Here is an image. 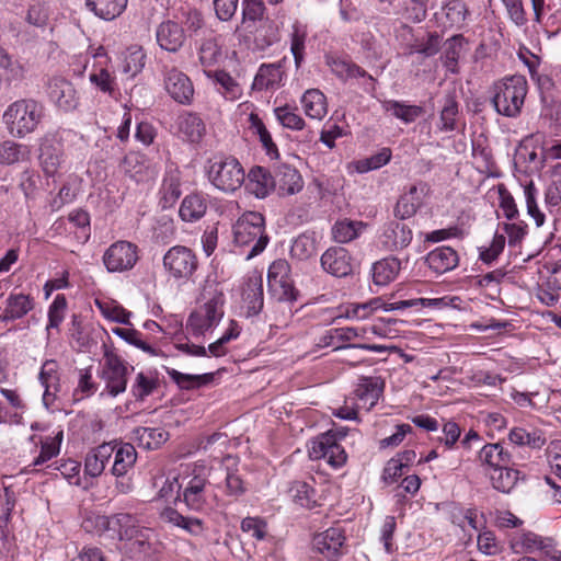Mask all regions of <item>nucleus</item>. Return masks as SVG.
Wrapping results in <instances>:
<instances>
[{
	"instance_id": "26",
	"label": "nucleus",
	"mask_w": 561,
	"mask_h": 561,
	"mask_svg": "<svg viewBox=\"0 0 561 561\" xmlns=\"http://www.w3.org/2000/svg\"><path fill=\"white\" fill-rule=\"evenodd\" d=\"M459 262L458 253L450 247H438L426 256V263L437 274L454 270Z\"/></svg>"
},
{
	"instance_id": "50",
	"label": "nucleus",
	"mask_w": 561,
	"mask_h": 561,
	"mask_svg": "<svg viewBox=\"0 0 561 561\" xmlns=\"http://www.w3.org/2000/svg\"><path fill=\"white\" fill-rule=\"evenodd\" d=\"M294 502L301 507L312 508L316 503V491L304 481H295L289 489Z\"/></svg>"
},
{
	"instance_id": "5",
	"label": "nucleus",
	"mask_w": 561,
	"mask_h": 561,
	"mask_svg": "<svg viewBox=\"0 0 561 561\" xmlns=\"http://www.w3.org/2000/svg\"><path fill=\"white\" fill-rule=\"evenodd\" d=\"M100 378L104 382V390L101 396L112 398L126 391L128 375L134 370L128 364L115 352L105 347Z\"/></svg>"
},
{
	"instance_id": "33",
	"label": "nucleus",
	"mask_w": 561,
	"mask_h": 561,
	"mask_svg": "<svg viewBox=\"0 0 561 561\" xmlns=\"http://www.w3.org/2000/svg\"><path fill=\"white\" fill-rule=\"evenodd\" d=\"M196 49L199 64L205 69L215 66L221 57V47L213 32L204 33Z\"/></svg>"
},
{
	"instance_id": "28",
	"label": "nucleus",
	"mask_w": 561,
	"mask_h": 561,
	"mask_svg": "<svg viewBox=\"0 0 561 561\" xmlns=\"http://www.w3.org/2000/svg\"><path fill=\"white\" fill-rule=\"evenodd\" d=\"M34 307L33 299L24 294H10L3 313L0 316V325L23 318Z\"/></svg>"
},
{
	"instance_id": "64",
	"label": "nucleus",
	"mask_w": 561,
	"mask_h": 561,
	"mask_svg": "<svg viewBox=\"0 0 561 561\" xmlns=\"http://www.w3.org/2000/svg\"><path fill=\"white\" fill-rule=\"evenodd\" d=\"M391 159V150L389 148H382L377 153L366 158L358 162L357 169L359 172H368L377 170L386 165Z\"/></svg>"
},
{
	"instance_id": "25",
	"label": "nucleus",
	"mask_w": 561,
	"mask_h": 561,
	"mask_svg": "<svg viewBox=\"0 0 561 561\" xmlns=\"http://www.w3.org/2000/svg\"><path fill=\"white\" fill-rule=\"evenodd\" d=\"M383 387L385 383L380 377H362L356 385L355 396L369 410L377 404Z\"/></svg>"
},
{
	"instance_id": "40",
	"label": "nucleus",
	"mask_w": 561,
	"mask_h": 561,
	"mask_svg": "<svg viewBox=\"0 0 561 561\" xmlns=\"http://www.w3.org/2000/svg\"><path fill=\"white\" fill-rule=\"evenodd\" d=\"M28 146L7 139L0 142V164L11 165L30 159Z\"/></svg>"
},
{
	"instance_id": "54",
	"label": "nucleus",
	"mask_w": 561,
	"mask_h": 561,
	"mask_svg": "<svg viewBox=\"0 0 561 561\" xmlns=\"http://www.w3.org/2000/svg\"><path fill=\"white\" fill-rule=\"evenodd\" d=\"M316 239L306 233L298 236L290 248L291 256L299 261L308 260L316 253Z\"/></svg>"
},
{
	"instance_id": "52",
	"label": "nucleus",
	"mask_w": 561,
	"mask_h": 561,
	"mask_svg": "<svg viewBox=\"0 0 561 561\" xmlns=\"http://www.w3.org/2000/svg\"><path fill=\"white\" fill-rule=\"evenodd\" d=\"M561 203V164L558 165L552 174V180L550 184L547 186L545 192V205L550 214H553L554 210Z\"/></svg>"
},
{
	"instance_id": "19",
	"label": "nucleus",
	"mask_w": 561,
	"mask_h": 561,
	"mask_svg": "<svg viewBox=\"0 0 561 561\" xmlns=\"http://www.w3.org/2000/svg\"><path fill=\"white\" fill-rule=\"evenodd\" d=\"M175 134L184 141L198 144L206 133L203 119L195 113L184 112L174 123Z\"/></svg>"
},
{
	"instance_id": "48",
	"label": "nucleus",
	"mask_w": 561,
	"mask_h": 561,
	"mask_svg": "<svg viewBox=\"0 0 561 561\" xmlns=\"http://www.w3.org/2000/svg\"><path fill=\"white\" fill-rule=\"evenodd\" d=\"M520 543L527 552L541 551L546 558L551 554H557L558 551L553 547V540L550 538H542L541 536L528 531L523 534Z\"/></svg>"
},
{
	"instance_id": "8",
	"label": "nucleus",
	"mask_w": 561,
	"mask_h": 561,
	"mask_svg": "<svg viewBox=\"0 0 561 561\" xmlns=\"http://www.w3.org/2000/svg\"><path fill=\"white\" fill-rule=\"evenodd\" d=\"M308 453L312 459L323 458L335 469L343 467L347 460L345 449L337 443L336 435L332 431H328L311 440Z\"/></svg>"
},
{
	"instance_id": "45",
	"label": "nucleus",
	"mask_w": 561,
	"mask_h": 561,
	"mask_svg": "<svg viewBox=\"0 0 561 561\" xmlns=\"http://www.w3.org/2000/svg\"><path fill=\"white\" fill-rule=\"evenodd\" d=\"M301 104L310 118L322 119L327 115V99L320 90H307L301 98Z\"/></svg>"
},
{
	"instance_id": "17",
	"label": "nucleus",
	"mask_w": 561,
	"mask_h": 561,
	"mask_svg": "<svg viewBox=\"0 0 561 561\" xmlns=\"http://www.w3.org/2000/svg\"><path fill=\"white\" fill-rule=\"evenodd\" d=\"M470 11L462 0H447L442 4L440 12L435 13V18L439 25L445 30L465 26Z\"/></svg>"
},
{
	"instance_id": "12",
	"label": "nucleus",
	"mask_w": 561,
	"mask_h": 561,
	"mask_svg": "<svg viewBox=\"0 0 561 561\" xmlns=\"http://www.w3.org/2000/svg\"><path fill=\"white\" fill-rule=\"evenodd\" d=\"M164 89L178 103L188 105L193 101L194 88L191 79L175 67L163 72Z\"/></svg>"
},
{
	"instance_id": "14",
	"label": "nucleus",
	"mask_w": 561,
	"mask_h": 561,
	"mask_svg": "<svg viewBox=\"0 0 561 561\" xmlns=\"http://www.w3.org/2000/svg\"><path fill=\"white\" fill-rule=\"evenodd\" d=\"M98 525L112 531L118 540L126 541L141 528L136 516L129 513H117L111 516L99 517Z\"/></svg>"
},
{
	"instance_id": "21",
	"label": "nucleus",
	"mask_w": 561,
	"mask_h": 561,
	"mask_svg": "<svg viewBox=\"0 0 561 561\" xmlns=\"http://www.w3.org/2000/svg\"><path fill=\"white\" fill-rule=\"evenodd\" d=\"M64 161V146L50 138H44L39 147V162L47 176H54Z\"/></svg>"
},
{
	"instance_id": "24",
	"label": "nucleus",
	"mask_w": 561,
	"mask_h": 561,
	"mask_svg": "<svg viewBox=\"0 0 561 561\" xmlns=\"http://www.w3.org/2000/svg\"><path fill=\"white\" fill-rule=\"evenodd\" d=\"M242 297L247 309V316H257L262 311L264 305L262 276H251L247 279Z\"/></svg>"
},
{
	"instance_id": "55",
	"label": "nucleus",
	"mask_w": 561,
	"mask_h": 561,
	"mask_svg": "<svg viewBox=\"0 0 561 561\" xmlns=\"http://www.w3.org/2000/svg\"><path fill=\"white\" fill-rule=\"evenodd\" d=\"M307 31L299 24L293 25L290 34V51L295 59L296 67H300L305 59Z\"/></svg>"
},
{
	"instance_id": "38",
	"label": "nucleus",
	"mask_w": 561,
	"mask_h": 561,
	"mask_svg": "<svg viewBox=\"0 0 561 561\" xmlns=\"http://www.w3.org/2000/svg\"><path fill=\"white\" fill-rule=\"evenodd\" d=\"M128 0H87V8L103 20H114L126 9Z\"/></svg>"
},
{
	"instance_id": "11",
	"label": "nucleus",
	"mask_w": 561,
	"mask_h": 561,
	"mask_svg": "<svg viewBox=\"0 0 561 561\" xmlns=\"http://www.w3.org/2000/svg\"><path fill=\"white\" fill-rule=\"evenodd\" d=\"M321 267L334 277L352 275L355 268L354 257L343 247L335 245L324 251L320 259Z\"/></svg>"
},
{
	"instance_id": "27",
	"label": "nucleus",
	"mask_w": 561,
	"mask_h": 561,
	"mask_svg": "<svg viewBox=\"0 0 561 561\" xmlns=\"http://www.w3.org/2000/svg\"><path fill=\"white\" fill-rule=\"evenodd\" d=\"M283 79L282 67L278 64H262L254 77L252 90L266 91L276 90L280 87Z\"/></svg>"
},
{
	"instance_id": "4",
	"label": "nucleus",
	"mask_w": 561,
	"mask_h": 561,
	"mask_svg": "<svg viewBox=\"0 0 561 561\" xmlns=\"http://www.w3.org/2000/svg\"><path fill=\"white\" fill-rule=\"evenodd\" d=\"M209 468L203 463L186 465L181 473L178 490H182L183 502L191 511L202 512L207 507Z\"/></svg>"
},
{
	"instance_id": "16",
	"label": "nucleus",
	"mask_w": 561,
	"mask_h": 561,
	"mask_svg": "<svg viewBox=\"0 0 561 561\" xmlns=\"http://www.w3.org/2000/svg\"><path fill=\"white\" fill-rule=\"evenodd\" d=\"M413 233L410 227L400 221H390L383 226L379 242L387 251H400L412 241Z\"/></svg>"
},
{
	"instance_id": "1",
	"label": "nucleus",
	"mask_w": 561,
	"mask_h": 561,
	"mask_svg": "<svg viewBox=\"0 0 561 561\" xmlns=\"http://www.w3.org/2000/svg\"><path fill=\"white\" fill-rule=\"evenodd\" d=\"M44 116L45 107L39 101L23 98L7 106L2 114V122L12 137L21 139L34 133Z\"/></svg>"
},
{
	"instance_id": "20",
	"label": "nucleus",
	"mask_w": 561,
	"mask_h": 561,
	"mask_svg": "<svg viewBox=\"0 0 561 561\" xmlns=\"http://www.w3.org/2000/svg\"><path fill=\"white\" fill-rule=\"evenodd\" d=\"M275 188L279 195H294L304 187L300 173L294 167L285 163L274 167Z\"/></svg>"
},
{
	"instance_id": "2",
	"label": "nucleus",
	"mask_w": 561,
	"mask_h": 561,
	"mask_svg": "<svg viewBox=\"0 0 561 561\" xmlns=\"http://www.w3.org/2000/svg\"><path fill=\"white\" fill-rule=\"evenodd\" d=\"M233 241L237 247L249 249L247 260L262 253L270 242L263 215L257 211L244 213L233 225Z\"/></svg>"
},
{
	"instance_id": "39",
	"label": "nucleus",
	"mask_w": 561,
	"mask_h": 561,
	"mask_svg": "<svg viewBox=\"0 0 561 561\" xmlns=\"http://www.w3.org/2000/svg\"><path fill=\"white\" fill-rule=\"evenodd\" d=\"M168 376L182 390H194L210 383L214 380V374L191 375L181 373L174 368H165Z\"/></svg>"
},
{
	"instance_id": "49",
	"label": "nucleus",
	"mask_w": 561,
	"mask_h": 561,
	"mask_svg": "<svg viewBox=\"0 0 561 561\" xmlns=\"http://www.w3.org/2000/svg\"><path fill=\"white\" fill-rule=\"evenodd\" d=\"M134 434L140 445L151 450L159 448L169 436L164 430L153 427H137Z\"/></svg>"
},
{
	"instance_id": "7",
	"label": "nucleus",
	"mask_w": 561,
	"mask_h": 561,
	"mask_svg": "<svg viewBox=\"0 0 561 561\" xmlns=\"http://www.w3.org/2000/svg\"><path fill=\"white\" fill-rule=\"evenodd\" d=\"M163 267L176 280H188L198 267L194 251L184 245H174L163 255Z\"/></svg>"
},
{
	"instance_id": "15",
	"label": "nucleus",
	"mask_w": 561,
	"mask_h": 561,
	"mask_svg": "<svg viewBox=\"0 0 561 561\" xmlns=\"http://www.w3.org/2000/svg\"><path fill=\"white\" fill-rule=\"evenodd\" d=\"M430 187L425 182L412 185L408 192L398 199L393 215L400 220L413 217L423 204V197L427 194Z\"/></svg>"
},
{
	"instance_id": "51",
	"label": "nucleus",
	"mask_w": 561,
	"mask_h": 561,
	"mask_svg": "<svg viewBox=\"0 0 561 561\" xmlns=\"http://www.w3.org/2000/svg\"><path fill=\"white\" fill-rule=\"evenodd\" d=\"M524 196L527 214L535 220L537 227H541L545 224L546 216L538 207V190L533 181L524 185Z\"/></svg>"
},
{
	"instance_id": "61",
	"label": "nucleus",
	"mask_w": 561,
	"mask_h": 561,
	"mask_svg": "<svg viewBox=\"0 0 561 561\" xmlns=\"http://www.w3.org/2000/svg\"><path fill=\"white\" fill-rule=\"evenodd\" d=\"M90 81L103 93L112 95L115 91V77L105 68L90 73Z\"/></svg>"
},
{
	"instance_id": "31",
	"label": "nucleus",
	"mask_w": 561,
	"mask_h": 561,
	"mask_svg": "<svg viewBox=\"0 0 561 561\" xmlns=\"http://www.w3.org/2000/svg\"><path fill=\"white\" fill-rule=\"evenodd\" d=\"M401 261L389 256L373 264V282L377 286H386L393 282L401 271Z\"/></svg>"
},
{
	"instance_id": "36",
	"label": "nucleus",
	"mask_w": 561,
	"mask_h": 561,
	"mask_svg": "<svg viewBox=\"0 0 561 561\" xmlns=\"http://www.w3.org/2000/svg\"><path fill=\"white\" fill-rule=\"evenodd\" d=\"M508 439L516 446H527L533 449H540L547 442L541 430L524 427H513L508 433Z\"/></svg>"
},
{
	"instance_id": "57",
	"label": "nucleus",
	"mask_w": 561,
	"mask_h": 561,
	"mask_svg": "<svg viewBox=\"0 0 561 561\" xmlns=\"http://www.w3.org/2000/svg\"><path fill=\"white\" fill-rule=\"evenodd\" d=\"M61 440L62 431H59L54 437H47L45 440H43L41 445V453L34 459V465H42L56 457L60 451Z\"/></svg>"
},
{
	"instance_id": "58",
	"label": "nucleus",
	"mask_w": 561,
	"mask_h": 561,
	"mask_svg": "<svg viewBox=\"0 0 561 561\" xmlns=\"http://www.w3.org/2000/svg\"><path fill=\"white\" fill-rule=\"evenodd\" d=\"M185 31L186 36H196L205 26L203 14L196 9H190L182 12V19L179 22Z\"/></svg>"
},
{
	"instance_id": "23",
	"label": "nucleus",
	"mask_w": 561,
	"mask_h": 561,
	"mask_svg": "<svg viewBox=\"0 0 561 561\" xmlns=\"http://www.w3.org/2000/svg\"><path fill=\"white\" fill-rule=\"evenodd\" d=\"M114 451L113 443H103L91 449L85 456L84 472L92 478L101 476Z\"/></svg>"
},
{
	"instance_id": "22",
	"label": "nucleus",
	"mask_w": 561,
	"mask_h": 561,
	"mask_svg": "<svg viewBox=\"0 0 561 561\" xmlns=\"http://www.w3.org/2000/svg\"><path fill=\"white\" fill-rule=\"evenodd\" d=\"M460 301L459 297H440V298H415V299H407L394 302H386L383 304L385 311H393V310H403L408 308H435L443 309L446 307L457 308V302Z\"/></svg>"
},
{
	"instance_id": "46",
	"label": "nucleus",
	"mask_w": 561,
	"mask_h": 561,
	"mask_svg": "<svg viewBox=\"0 0 561 561\" xmlns=\"http://www.w3.org/2000/svg\"><path fill=\"white\" fill-rule=\"evenodd\" d=\"M207 209L205 198L198 194L187 195L180 207L179 214L184 221L193 222L201 219Z\"/></svg>"
},
{
	"instance_id": "60",
	"label": "nucleus",
	"mask_w": 561,
	"mask_h": 561,
	"mask_svg": "<svg viewBox=\"0 0 561 561\" xmlns=\"http://www.w3.org/2000/svg\"><path fill=\"white\" fill-rule=\"evenodd\" d=\"M241 11L243 23H255L264 18L266 7L263 0H242Z\"/></svg>"
},
{
	"instance_id": "6",
	"label": "nucleus",
	"mask_w": 561,
	"mask_h": 561,
	"mask_svg": "<svg viewBox=\"0 0 561 561\" xmlns=\"http://www.w3.org/2000/svg\"><path fill=\"white\" fill-rule=\"evenodd\" d=\"M208 179L216 188L233 193L244 183L245 172L236 158L225 157L210 163Z\"/></svg>"
},
{
	"instance_id": "47",
	"label": "nucleus",
	"mask_w": 561,
	"mask_h": 561,
	"mask_svg": "<svg viewBox=\"0 0 561 561\" xmlns=\"http://www.w3.org/2000/svg\"><path fill=\"white\" fill-rule=\"evenodd\" d=\"M459 104L454 96L447 95L439 112L437 128L440 133H451L457 129Z\"/></svg>"
},
{
	"instance_id": "30",
	"label": "nucleus",
	"mask_w": 561,
	"mask_h": 561,
	"mask_svg": "<svg viewBox=\"0 0 561 561\" xmlns=\"http://www.w3.org/2000/svg\"><path fill=\"white\" fill-rule=\"evenodd\" d=\"M113 446L115 451L111 472L115 477H124L136 463L137 451L129 443L113 444Z\"/></svg>"
},
{
	"instance_id": "37",
	"label": "nucleus",
	"mask_w": 561,
	"mask_h": 561,
	"mask_svg": "<svg viewBox=\"0 0 561 561\" xmlns=\"http://www.w3.org/2000/svg\"><path fill=\"white\" fill-rule=\"evenodd\" d=\"M181 176L178 169H170L165 172L160 188L161 203L164 208L171 207L180 198L181 192Z\"/></svg>"
},
{
	"instance_id": "42",
	"label": "nucleus",
	"mask_w": 561,
	"mask_h": 561,
	"mask_svg": "<svg viewBox=\"0 0 561 561\" xmlns=\"http://www.w3.org/2000/svg\"><path fill=\"white\" fill-rule=\"evenodd\" d=\"M162 520L180 527L191 535H201L204 530L203 522L198 518L186 517L172 507H165L161 513Z\"/></svg>"
},
{
	"instance_id": "35",
	"label": "nucleus",
	"mask_w": 561,
	"mask_h": 561,
	"mask_svg": "<svg viewBox=\"0 0 561 561\" xmlns=\"http://www.w3.org/2000/svg\"><path fill=\"white\" fill-rule=\"evenodd\" d=\"M479 460L482 465L492 469V471L497 468H506V466L514 465L511 454L500 444L484 445L479 453Z\"/></svg>"
},
{
	"instance_id": "44",
	"label": "nucleus",
	"mask_w": 561,
	"mask_h": 561,
	"mask_svg": "<svg viewBox=\"0 0 561 561\" xmlns=\"http://www.w3.org/2000/svg\"><path fill=\"white\" fill-rule=\"evenodd\" d=\"M386 112L391 113L404 124H411L423 115L424 108L419 105H411L396 100H387L382 103Z\"/></svg>"
},
{
	"instance_id": "18",
	"label": "nucleus",
	"mask_w": 561,
	"mask_h": 561,
	"mask_svg": "<svg viewBox=\"0 0 561 561\" xmlns=\"http://www.w3.org/2000/svg\"><path fill=\"white\" fill-rule=\"evenodd\" d=\"M48 98L62 111L75 110L78 105L77 91L68 80L55 77L48 83Z\"/></svg>"
},
{
	"instance_id": "29",
	"label": "nucleus",
	"mask_w": 561,
	"mask_h": 561,
	"mask_svg": "<svg viewBox=\"0 0 561 561\" xmlns=\"http://www.w3.org/2000/svg\"><path fill=\"white\" fill-rule=\"evenodd\" d=\"M248 187L256 197H266L272 190H275L274 171L263 167H254L249 172Z\"/></svg>"
},
{
	"instance_id": "62",
	"label": "nucleus",
	"mask_w": 561,
	"mask_h": 561,
	"mask_svg": "<svg viewBox=\"0 0 561 561\" xmlns=\"http://www.w3.org/2000/svg\"><path fill=\"white\" fill-rule=\"evenodd\" d=\"M442 37L436 32L428 33L425 42H419L411 46V54L417 53L424 57H432L436 55L440 47Z\"/></svg>"
},
{
	"instance_id": "13",
	"label": "nucleus",
	"mask_w": 561,
	"mask_h": 561,
	"mask_svg": "<svg viewBox=\"0 0 561 561\" xmlns=\"http://www.w3.org/2000/svg\"><path fill=\"white\" fill-rule=\"evenodd\" d=\"M186 39L184 27L178 21L164 20L156 28V42L165 51H180Z\"/></svg>"
},
{
	"instance_id": "43",
	"label": "nucleus",
	"mask_w": 561,
	"mask_h": 561,
	"mask_svg": "<svg viewBox=\"0 0 561 561\" xmlns=\"http://www.w3.org/2000/svg\"><path fill=\"white\" fill-rule=\"evenodd\" d=\"M119 168L124 174L137 183L145 181L148 175L146 158L138 152L127 153L122 160Z\"/></svg>"
},
{
	"instance_id": "56",
	"label": "nucleus",
	"mask_w": 561,
	"mask_h": 561,
	"mask_svg": "<svg viewBox=\"0 0 561 561\" xmlns=\"http://www.w3.org/2000/svg\"><path fill=\"white\" fill-rule=\"evenodd\" d=\"M463 36L461 34H457L451 36L446 42V48L444 51V59L446 68L456 73L457 65L460 57V51L462 48Z\"/></svg>"
},
{
	"instance_id": "10",
	"label": "nucleus",
	"mask_w": 561,
	"mask_h": 561,
	"mask_svg": "<svg viewBox=\"0 0 561 561\" xmlns=\"http://www.w3.org/2000/svg\"><path fill=\"white\" fill-rule=\"evenodd\" d=\"M345 540L344 530L334 526L317 534L312 539V547L329 561H339L345 553Z\"/></svg>"
},
{
	"instance_id": "3",
	"label": "nucleus",
	"mask_w": 561,
	"mask_h": 561,
	"mask_svg": "<svg viewBox=\"0 0 561 561\" xmlns=\"http://www.w3.org/2000/svg\"><path fill=\"white\" fill-rule=\"evenodd\" d=\"M527 80L524 76L505 77L493 85L492 104L497 114L516 117L522 112L527 95Z\"/></svg>"
},
{
	"instance_id": "32",
	"label": "nucleus",
	"mask_w": 561,
	"mask_h": 561,
	"mask_svg": "<svg viewBox=\"0 0 561 561\" xmlns=\"http://www.w3.org/2000/svg\"><path fill=\"white\" fill-rule=\"evenodd\" d=\"M124 549L135 559H148L154 553L150 530L140 528L125 541Z\"/></svg>"
},
{
	"instance_id": "34",
	"label": "nucleus",
	"mask_w": 561,
	"mask_h": 561,
	"mask_svg": "<svg viewBox=\"0 0 561 561\" xmlns=\"http://www.w3.org/2000/svg\"><path fill=\"white\" fill-rule=\"evenodd\" d=\"M512 466L497 468L490 472V479L495 490L502 493H510L518 481L525 480V474Z\"/></svg>"
},
{
	"instance_id": "41",
	"label": "nucleus",
	"mask_w": 561,
	"mask_h": 561,
	"mask_svg": "<svg viewBox=\"0 0 561 561\" xmlns=\"http://www.w3.org/2000/svg\"><path fill=\"white\" fill-rule=\"evenodd\" d=\"M268 293L276 302L285 305L288 308V312H291V305L297 300L299 291L294 286V280L290 277L267 285Z\"/></svg>"
},
{
	"instance_id": "63",
	"label": "nucleus",
	"mask_w": 561,
	"mask_h": 561,
	"mask_svg": "<svg viewBox=\"0 0 561 561\" xmlns=\"http://www.w3.org/2000/svg\"><path fill=\"white\" fill-rule=\"evenodd\" d=\"M241 530L249 534L252 538L261 541L266 538L267 525L260 517H245L241 522Z\"/></svg>"
},
{
	"instance_id": "59",
	"label": "nucleus",
	"mask_w": 561,
	"mask_h": 561,
	"mask_svg": "<svg viewBox=\"0 0 561 561\" xmlns=\"http://www.w3.org/2000/svg\"><path fill=\"white\" fill-rule=\"evenodd\" d=\"M67 309V299L65 295L58 294L48 308V324L46 330L58 329L64 321Z\"/></svg>"
},
{
	"instance_id": "9",
	"label": "nucleus",
	"mask_w": 561,
	"mask_h": 561,
	"mask_svg": "<svg viewBox=\"0 0 561 561\" xmlns=\"http://www.w3.org/2000/svg\"><path fill=\"white\" fill-rule=\"evenodd\" d=\"M137 261V245L129 241L113 243L103 255V263L111 273L131 270Z\"/></svg>"
},
{
	"instance_id": "53",
	"label": "nucleus",
	"mask_w": 561,
	"mask_h": 561,
	"mask_svg": "<svg viewBox=\"0 0 561 561\" xmlns=\"http://www.w3.org/2000/svg\"><path fill=\"white\" fill-rule=\"evenodd\" d=\"M274 114L278 123L285 128L301 130L305 127L304 118L290 105L276 107Z\"/></svg>"
}]
</instances>
